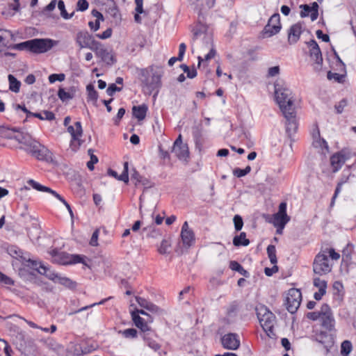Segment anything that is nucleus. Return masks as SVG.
<instances>
[{
  "mask_svg": "<svg viewBox=\"0 0 356 356\" xmlns=\"http://www.w3.org/2000/svg\"><path fill=\"white\" fill-rule=\"evenodd\" d=\"M163 74V70L159 67H150L141 70L140 73L141 82L149 94L155 91V96L159 93V90L161 87Z\"/></svg>",
  "mask_w": 356,
  "mask_h": 356,
  "instance_id": "obj_1",
  "label": "nucleus"
},
{
  "mask_svg": "<svg viewBox=\"0 0 356 356\" xmlns=\"http://www.w3.org/2000/svg\"><path fill=\"white\" fill-rule=\"evenodd\" d=\"M275 95L277 103L282 111L295 109L292 92L285 85L275 84Z\"/></svg>",
  "mask_w": 356,
  "mask_h": 356,
  "instance_id": "obj_2",
  "label": "nucleus"
},
{
  "mask_svg": "<svg viewBox=\"0 0 356 356\" xmlns=\"http://www.w3.org/2000/svg\"><path fill=\"white\" fill-rule=\"evenodd\" d=\"M257 316L261 326L269 337L275 336L273 327L275 323V316L264 305L256 308Z\"/></svg>",
  "mask_w": 356,
  "mask_h": 356,
  "instance_id": "obj_3",
  "label": "nucleus"
},
{
  "mask_svg": "<svg viewBox=\"0 0 356 356\" xmlns=\"http://www.w3.org/2000/svg\"><path fill=\"white\" fill-rule=\"evenodd\" d=\"M71 122V118L67 116L64 119L63 124L67 127V132L70 134L72 138L70 140V148L76 152L83 143L81 140L83 136V129L81 122H76L73 125H69Z\"/></svg>",
  "mask_w": 356,
  "mask_h": 356,
  "instance_id": "obj_4",
  "label": "nucleus"
},
{
  "mask_svg": "<svg viewBox=\"0 0 356 356\" xmlns=\"http://www.w3.org/2000/svg\"><path fill=\"white\" fill-rule=\"evenodd\" d=\"M332 268L325 251L320 252L316 257L313 263V270L315 274L323 275L329 273Z\"/></svg>",
  "mask_w": 356,
  "mask_h": 356,
  "instance_id": "obj_5",
  "label": "nucleus"
},
{
  "mask_svg": "<svg viewBox=\"0 0 356 356\" xmlns=\"http://www.w3.org/2000/svg\"><path fill=\"white\" fill-rule=\"evenodd\" d=\"M281 28L280 14L275 13L270 17L261 32L263 38H270L276 35L280 31Z\"/></svg>",
  "mask_w": 356,
  "mask_h": 356,
  "instance_id": "obj_6",
  "label": "nucleus"
},
{
  "mask_svg": "<svg viewBox=\"0 0 356 356\" xmlns=\"http://www.w3.org/2000/svg\"><path fill=\"white\" fill-rule=\"evenodd\" d=\"M57 42L51 39H33L30 40L29 51L33 53H44L51 49Z\"/></svg>",
  "mask_w": 356,
  "mask_h": 356,
  "instance_id": "obj_7",
  "label": "nucleus"
},
{
  "mask_svg": "<svg viewBox=\"0 0 356 356\" xmlns=\"http://www.w3.org/2000/svg\"><path fill=\"white\" fill-rule=\"evenodd\" d=\"M302 300V293L300 290L296 289H291L289 290L286 298V305L287 310L294 314L300 305Z\"/></svg>",
  "mask_w": 356,
  "mask_h": 356,
  "instance_id": "obj_8",
  "label": "nucleus"
},
{
  "mask_svg": "<svg viewBox=\"0 0 356 356\" xmlns=\"http://www.w3.org/2000/svg\"><path fill=\"white\" fill-rule=\"evenodd\" d=\"M320 321L321 325L328 330L332 331L334 330L335 320L330 306L327 304H323L321 306V314Z\"/></svg>",
  "mask_w": 356,
  "mask_h": 356,
  "instance_id": "obj_9",
  "label": "nucleus"
},
{
  "mask_svg": "<svg viewBox=\"0 0 356 356\" xmlns=\"http://www.w3.org/2000/svg\"><path fill=\"white\" fill-rule=\"evenodd\" d=\"M76 42L80 49L88 48L92 50L97 41H96L92 35L86 31H81L76 33Z\"/></svg>",
  "mask_w": 356,
  "mask_h": 356,
  "instance_id": "obj_10",
  "label": "nucleus"
},
{
  "mask_svg": "<svg viewBox=\"0 0 356 356\" xmlns=\"http://www.w3.org/2000/svg\"><path fill=\"white\" fill-rule=\"evenodd\" d=\"M286 203L283 202L279 205L278 211L273 214L271 222L273 225H280L284 228L285 225L290 221V216L286 213Z\"/></svg>",
  "mask_w": 356,
  "mask_h": 356,
  "instance_id": "obj_11",
  "label": "nucleus"
},
{
  "mask_svg": "<svg viewBox=\"0 0 356 356\" xmlns=\"http://www.w3.org/2000/svg\"><path fill=\"white\" fill-rule=\"evenodd\" d=\"M307 44L309 47L310 58L315 61V70H320L323 63V57L318 44L314 40L307 42Z\"/></svg>",
  "mask_w": 356,
  "mask_h": 356,
  "instance_id": "obj_12",
  "label": "nucleus"
},
{
  "mask_svg": "<svg viewBox=\"0 0 356 356\" xmlns=\"http://www.w3.org/2000/svg\"><path fill=\"white\" fill-rule=\"evenodd\" d=\"M282 113L286 119V131L291 137L296 132L298 126L295 109L282 111Z\"/></svg>",
  "mask_w": 356,
  "mask_h": 356,
  "instance_id": "obj_13",
  "label": "nucleus"
},
{
  "mask_svg": "<svg viewBox=\"0 0 356 356\" xmlns=\"http://www.w3.org/2000/svg\"><path fill=\"white\" fill-rule=\"evenodd\" d=\"M221 343L224 348L228 350H237L241 344L239 336L236 333H228L221 338Z\"/></svg>",
  "mask_w": 356,
  "mask_h": 356,
  "instance_id": "obj_14",
  "label": "nucleus"
},
{
  "mask_svg": "<svg viewBox=\"0 0 356 356\" xmlns=\"http://www.w3.org/2000/svg\"><path fill=\"white\" fill-rule=\"evenodd\" d=\"M92 51H93L96 56L101 58V59L106 64L111 65L114 63L113 56L98 41Z\"/></svg>",
  "mask_w": 356,
  "mask_h": 356,
  "instance_id": "obj_15",
  "label": "nucleus"
},
{
  "mask_svg": "<svg viewBox=\"0 0 356 356\" xmlns=\"http://www.w3.org/2000/svg\"><path fill=\"white\" fill-rule=\"evenodd\" d=\"M31 263L33 268L35 269L40 274L45 275L47 278L56 282L58 277L57 273L50 270L47 266H44L41 262L32 261Z\"/></svg>",
  "mask_w": 356,
  "mask_h": 356,
  "instance_id": "obj_16",
  "label": "nucleus"
},
{
  "mask_svg": "<svg viewBox=\"0 0 356 356\" xmlns=\"http://www.w3.org/2000/svg\"><path fill=\"white\" fill-rule=\"evenodd\" d=\"M316 340L321 344L323 345L325 350V353H327L330 349L334 346V341L332 334H327L325 332H320L316 335Z\"/></svg>",
  "mask_w": 356,
  "mask_h": 356,
  "instance_id": "obj_17",
  "label": "nucleus"
},
{
  "mask_svg": "<svg viewBox=\"0 0 356 356\" xmlns=\"http://www.w3.org/2000/svg\"><path fill=\"white\" fill-rule=\"evenodd\" d=\"M58 262L63 265L83 263V257L78 254H69L61 252L57 255Z\"/></svg>",
  "mask_w": 356,
  "mask_h": 356,
  "instance_id": "obj_18",
  "label": "nucleus"
},
{
  "mask_svg": "<svg viewBox=\"0 0 356 356\" xmlns=\"http://www.w3.org/2000/svg\"><path fill=\"white\" fill-rule=\"evenodd\" d=\"M19 143L24 145V150L32 156L36 152V149L40 147V143L30 137L24 136L19 140Z\"/></svg>",
  "mask_w": 356,
  "mask_h": 356,
  "instance_id": "obj_19",
  "label": "nucleus"
},
{
  "mask_svg": "<svg viewBox=\"0 0 356 356\" xmlns=\"http://www.w3.org/2000/svg\"><path fill=\"white\" fill-rule=\"evenodd\" d=\"M181 237L185 246L190 247L195 241L194 233L189 229L187 222H184L181 227Z\"/></svg>",
  "mask_w": 356,
  "mask_h": 356,
  "instance_id": "obj_20",
  "label": "nucleus"
},
{
  "mask_svg": "<svg viewBox=\"0 0 356 356\" xmlns=\"http://www.w3.org/2000/svg\"><path fill=\"white\" fill-rule=\"evenodd\" d=\"M300 8H302L300 12V16L302 17H305L310 15L312 21H315L318 18V5L316 2H314L312 3V6L311 7L307 4L301 5Z\"/></svg>",
  "mask_w": 356,
  "mask_h": 356,
  "instance_id": "obj_21",
  "label": "nucleus"
},
{
  "mask_svg": "<svg viewBox=\"0 0 356 356\" xmlns=\"http://www.w3.org/2000/svg\"><path fill=\"white\" fill-rule=\"evenodd\" d=\"M302 31V26L300 23L292 25L289 30L288 41L290 44H295L299 40L300 35Z\"/></svg>",
  "mask_w": 356,
  "mask_h": 356,
  "instance_id": "obj_22",
  "label": "nucleus"
},
{
  "mask_svg": "<svg viewBox=\"0 0 356 356\" xmlns=\"http://www.w3.org/2000/svg\"><path fill=\"white\" fill-rule=\"evenodd\" d=\"M346 160V156L341 152H338L332 155L330 158V163L333 168V172H335L338 171L344 164Z\"/></svg>",
  "mask_w": 356,
  "mask_h": 356,
  "instance_id": "obj_23",
  "label": "nucleus"
},
{
  "mask_svg": "<svg viewBox=\"0 0 356 356\" xmlns=\"http://www.w3.org/2000/svg\"><path fill=\"white\" fill-rule=\"evenodd\" d=\"M172 152L179 160H186L189 156V150L187 144L173 145Z\"/></svg>",
  "mask_w": 356,
  "mask_h": 356,
  "instance_id": "obj_24",
  "label": "nucleus"
},
{
  "mask_svg": "<svg viewBox=\"0 0 356 356\" xmlns=\"http://www.w3.org/2000/svg\"><path fill=\"white\" fill-rule=\"evenodd\" d=\"M13 35L11 31L0 29V51L5 47H10V40Z\"/></svg>",
  "mask_w": 356,
  "mask_h": 356,
  "instance_id": "obj_25",
  "label": "nucleus"
},
{
  "mask_svg": "<svg viewBox=\"0 0 356 356\" xmlns=\"http://www.w3.org/2000/svg\"><path fill=\"white\" fill-rule=\"evenodd\" d=\"M313 136V145L316 148H321L322 149L325 148V149H328V146L327 142L320 137V131L318 127L316 125L315 129L312 133Z\"/></svg>",
  "mask_w": 356,
  "mask_h": 356,
  "instance_id": "obj_26",
  "label": "nucleus"
},
{
  "mask_svg": "<svg viewBox=\"0 0 356 356\" xmlns=\"http://www.w3.org/2000/svg\"><path fill=\"white\" fill-rule=\"evenodd\" d=\"M128 166H129L128 162H124V170L120 175H118L117 172H115V170H111V169H108V174L109 175L115 177L118 180L122 181L124 183H128V181H129Z\"/></svg>",
  "mask_w": 356,
  "mask_h": 356,
  "instance_id": "obj_27",
  "label": "nucleus"
},
{
  "mask_svg": "<svg viewBox=\"0 0 356 356\" xmlns=\"http://www.w3.org/2000/svg\"><path fill=\"white\" fill-rule=\"evenodd\" d=\"M107 13L116 20H121V15L113 0H107Z\"/></svg>",
  "mask_w": 356,
  "mask_h": 356,
  "instance_id": "obj_28",
  "label": "nucleus"
},
{
  "mask_svg": "<svg viewBox=\"0 0 356 356\" xmlns=\"http://www.w3.org/2000/svg\"><path fill=\"white\" fill-rule=\"evenodd\" d=\"M33 156L38 160L47 161L51 158V152L46 147L41 144L40 147L36 149V152L33 154Z\"/></svg>",
  "mask_w": 356,
  "mask_h": 356,
  "instance_id": "obj_29",
  "label": "nucleus"
},
{
  "mask_svg": "<svg viewBox=\"0 0 356 356\" xmlns=\"http://www.w3.org/2000/svg\"><path fill=\"white\" fill-rule=\"evenodd\" d=\"M147 111V106L145 104L140 106H134L132 108L134 116L136 118H137L139 121L143 120L145 118Z\"/></svg>",
  "mask_w": 356,
  "mask_h": 356,
  "instance_id": "obj_30",
  "label": "nucleus"
},
{
  "mask_svg": "<svg viewBox=\"0 0 356 356\" xmlns=\"http://www.w3.org/2000/svg\"><path fill=\"white\" fill-rule=\"evenodd\" d=\"M131 316L133 321L137 327L140 328L143 332H146L149 330V327L147 323L145 322L144 319L142 318L140 316H138L135 312H133Z\"/></svg>",
  "mask_w": 356,
  "mask_h": 356,
  "instance_id": "obj_31",
  "label": "nucleus"
},
{
  "mask_svg": "<svg viewBox=\"0 0 356 356\" xmlns=\"http://www.w3.org/2000/svg\"><path fill=\"white\" fill-rule=\"evenodd\" d=\"M207 40H207V43L206 44V45L207 46V47L210 48V50H209V52L205 55L204 58V60H209L213 58L215 56L216 53L215 49L213 48L211 37H207ZM198 60H199L198 65H200L201 62L203 60V58L201 56H198Z\"/></svg>",
  "mask_w": 356,
  "mask_h": 356,
  "instance_id": "obj_32",
  "label": "nucleus"
},
{
  "mask_svg": "<svg viewBox=\"0 0 356 356\" xmlns=\"http://www.w3.org/2000/svg\"><path fill=\"white\" fill-rule=\"evenodd\" d=\"M207 40H207V43L206 44V45L207 46V47L210 48V50H209V52L205 55L204 58V60H209L213 58L215 56L216 53L215 49L213 48L211 37H207ZM198 60H199L198 65H200L201 62L203 60V58L201 56H198Z\"/></svg>",
  "mask_w": 356,
  "mask_h": 356,
  "instance_id": "obj_33",
  "label": "nucleus"
},
{
  "mask_svg": "<svg viewBox=\"0 0 356 356\" xmlns=\"http://www.w3.org/2000/svg\"><path fill=\"white\" fill-rule=\"evenodd\" d=\"M250 243L249 239L246 238L245 232H241L239 235L235 236L233 238V244L236 246H247Z\"/></svg>",
  "mask_w": 356,
  "mask_h": 356,
  "instance_id": "obj_34",
  "label": "nucleus"
},
{
  "mask_svg": "<svg viewBox=\"0 0 356 356\" xmlns=\"http://www.w3.org/2000/svg\"><path fill=\"white\" fill-rule=\"evenodd\" d=\"M29 115H32V116L39 118L40 120H53L55 119V115L51 111H43L41 113H31L29 112Z\"/></svg>",
  "mask_w": 356,
  "mask_h": 356,
  "instance_id": "obj_35",
  "label": "nucleus"
},
{
  "mask_svg": "<svg viewBox=\"0 0 356 356\" xmlns=\"http://www.w3.org/2000/svg\"><path fill=\"white\" fill-rule=\"evenodd\" d=\"M8 79L9 82V90L15 93L19 92L20 90L21 82L12 74H9L8 76Z\"/></svg>",
  "mask_w": 356,
  "mask_h": 356,
  "instance_id": "obj_36",
  "label": "nucleus"
},
{
  "mask_svg": "<svg viewBox=\"0 0 356 356\" xmlns=\"http://www.w3.org/2000/svg\"><path fill=\"white\" fill-rule=\"evenodd\" d=\"M92 15L97 18L95 26H93V22H89L88 26L91 30L96 31L99 29V21H104V19L103 15L97 10H92Z\"/></svg>",
  "mask_w": 356,
  "mask_h": 356,
  "instance_id": "obj_37",
  "label": "nucleus"
},
{
  "mask_svg": "<svg viewBox=\"0 0 356 356\" xmlns=\"http://www.w3.org/2000/svg\"><path fill=\"white\" fill-rule=\"evenodd\" d=\"M229 268L234 271L239 273L241 275L248 277H249V273L243 268V267L237 261H232L229 264Z\"/></svg>",
  "mask_w": 356,
  "mask_h": 356,
  "instance_id": "obj_38",
  "label": "nucleus"
},
{
  "mask_svg": "<svg viewBox=\"0 0 356 356\" xmlns=\"http://www.w3.org/2000/svg\"><path fill=\"white\" fill-rule=\"evenodd\" d=\"M193 40L197 39L198 38L203 35V39L205 43H207V37H211L209 35L205 33V28L204 27H195L193 31Z\"/></svg>",
  "mask_w": 356,
  "mask_h": 356,
  "instance_id": "obj_39",
  "label": "nucleus"
},
{
  "mask_svg": "<svg viewBox=\"0 0 356 356\" xmlns=\"http://www.w3.org/2000/svg\"><path fill=\"white\" fill-rule=\"evenodd\" d=\"M58 96L62 102H66L73 99L74 92L73 91L67 92L63 88H60L58 91Z\"/></svg>",
  "mask_w": 356,
  "mask_h": 356,
  "instance_id": "obj_40",
  "label": "nucleus"
},
{
  "mask_svg": "<svg viewBox=\"0 0 356 356\" xmlns=\"http://www.w3.org/2000/svg\"><path fill=\"white\" fill-rule=\"evenodd\" d=\"M267 254L272 264H276L277 262L276 256V248L273 245H269L267 247Z\"/></svg>",
  "mask_w": 356,
  "mask_h": 356,
  "instance_id": "obj_41",
  "label": "nucleus"
},
{
  "mask_svg": "<svg viewBox=\"0 0 356 356\" xmlns=\"http://www.w3.org/2000/svg\"><path fill=\"white\" fill-rule=\"evenodd\" d=\"M56 283L60 284L68 288H74L76 286V283L72 281L70 279L66 277H61L58 275Z\"/></svg>",
  "mask_w": 356,
  "mask_h": 356,
  "instance_id": "obj_42",
  "label": "nucleus"
},
{
  "mask_svg": "<svg viewBox=\"0 0 356 356\" xmlns=\"http://www.w3.org/2000/svg\"><path fill=\"white\" fill-rule=\"evenodd\" d=\"M131 179L134 182L136 186L138 184L145 185L147 179L140 175V174L135 170L131 174Z\"/></svg>",
  "mask_w": 356,
  "mask_h": 356,
  "instance_id": "obj_43",
  "label": "nucleus"
},
{
  "mask_svg": "<svg viewBox=\"0 0 356 356\" xmlns=\"http://www.w3.org/2000/svg\"><path fill=\"white\" fill-rule=\"evenodd\" d=\"M58 9L60 11L61 17L63 18H64L65 19H71L73 17L74 14V12L72 13H71V14H68L67 13V12L65 10V6L64 1H62V0L58 1Z\"/></svg>",
  "mask_w": 356,
  "mask_h": 356,
  "instance_id": "obj_44",
  "label": "nucleus"
},
{
  "mask_svg": "<svg viewBox=\"0 0 356 356\" xmlns=\"http://www.w3.org/2000/svg\"><path fill=\"white\" fill-rule=\"evenodd\" d=\"M352 343L350 341L346 340L341 343V354L343 356H348L352 351Z\"/></svg>",
  "mask_w": 356,
  "mask_h": 356,
  "instance_id": "obj_45",
  "label": "nucleus"
},
{
  "mask_svg": "<svg viewBox=\"0 0 356 356\" xmlns=\"http://www.w3.org/2000/svg\"><path fill=\"white\" fill-rule=\"evenodd\" d=\"M86 90L88 92V98L89 100L96 102L98 99V92L95 89V87L92 84H88L86 86Z\"/></svg>",
  "mask_w": 356,
  "mask_h": 356,
  "instance_id": "obj_46",
  "label": "nucleus"
},
{
  "mask_svg": "<svg viewBox=\"0 0 356 356\" xmlns=\"http://www.w3.org/2000/svg\"><path fill=\"white\" fill-rule=\"evenodd\" d=\"M111 298V297H109L108 298H105V299L102 300L100 302H99L97 303H94V304H92L90 305L81 307L79 309L70 312L68 313V315L69 316H72V315H74L75 314L79 313V312H81L82 311H85V310L88 309V308L92 307H94L95 305H103L105 302H106L108 300H109Z\"/></svg>",
  "mask_w": 356,
  "mask_h": 356,
  "instance_id": "obj_47",
  "label": "nucleus"
},
{
  "mask_svg": "<svg viewBox=\"0 0 356 356\" xmlns=\"http://www.w3.org/2000/svg\"><path fill=\"white\" fill-rule=\"evenodd\" d=\"M27 184L31 186L33 188L35 189L36 191H41V192H45L46 190H49V187L44 186L38 182L34 181L33 179H29L27 181Z\"/></svg>",
  "mask_w": 356,
  "mask_h": 356,
  "instance_id": "obj_48",
  "label": "nucleus"
},
{
  "mask_svg": "<svg viewBox=\"0 0 356 356\" xmlns=\"http://www.w3.org/2000/svg\"><path fill=\"white\" fill-rule=\"evenodd\" d=\"M251 170L250 166L248 165L244 169L236 168L233 170V175L237 177H242L248 175Z\"/></svg>",
  "mask_w": 356,
  "mask_h": 356,
  "instance_id": "obj_49",
  "label": "nucleus"
},
{
  "mask_svg": "<svg viewBox=\"0 0 356 356\" xmlns=\"http://www.w3.org/2000/svg\"><path fill=\"white\" fill-rule=\"evenodd\" d=\"M170 247V243L168 240L163 239L160 246L158 248V251L161 254H166L169 252L168 250Z\"/></svg>",
  "mask_w": 356,
  "mask_h": 356,
  "instance_id": "obj_50",
  "label": "nucleus"
},
{
  "mask_svg": "<svg viewBox=\"0 0 356 356\" xmlns=\"http://www.w3.org/2000/svg\"><path fill=\"white\" fill-rule=\"evenodd\" d=\"M125 338H135L137 336V330L134 328H129L119 331Z\"/></svg>",
  "mask_w": 356,
  "mask_h": 356,
  "instance_id": "obj_51",
  "label": "nucleus"
},
{
  "mask_svg": "<svg viewBox=\"0 0 356 356\" xmlns=\"http://www.w3.org/2000/svg\"><path fill=\"white\" fill-rule=\"evenodd\" d=\"M180 67L183 70V71L186 73L187 76L190 79H193L197 76V71L195 69L191 70L186 65L182 64L180 65Z\"/></svg>",
  "mask_w": 356,
  "mask_h": 356,
  "instance_id": "obj_52",
  "label": "nucleus"
},
{
  "mask_svg": "<svg viewBox=\"0 0 356 356\" xmlns=\"http://www.w3.org/2000/svg\"><path fill=\"white\" fill-rule=\"evenodd\" d=\"M15 129H9L6 127H0V135L2 137L11 138H13V134L15 132Z\"/></svg>",
  "mask_w": 356,
  "mask_h": 356,
  "instance_id": "obj_53",
  "label": "nucleus"
},
{
  "mask_svg": "<svg viewBox=\"0 0 356 356\" xmlns=\"http://www.w3.org/2000/svg\"><path fill=\"white\" fill-rule=\"evenodd\" d=\"M12 49L22 51L28 50L30 49V40H27L21 43L15 44L11 47Z\"/></svg>",
  "mask_w": 356,
  "mask_h": 356,
  "instance_id": "obj_54",
  "label": "nucleus"
},
{
  "mask_svg": "<svg viewBox=\"0 0 356 356\" xmlns=\"http://www.w3.org/2000/svg\"><path fill=\"white\" fill-rule=\"evenodd\" d=\"M65 79V75L63 73L60 74H51L49 76L48 79L50 83H54L56 81H63Z\"/></svg>",
  "mask_w": 356,
  "mask_h": 356,
  "instance_id": "obj_55",
  "label": "nucleus"
},
{
  "mask_svg": "<svg viewBox=\"0 0 356 356\" xmlns=\"http://www.w3.org/2000/svg\"><path fill=\"white\" fill-rule=\"evenodd\" d=\"M348 176H347L346 177H342L341 179V180L339 181L337 186V188L335 189V191H334V194L333 195V197H332V201L334 200V199L337 197V195L339 194V193L341 192V187L342 186L346 183L348 181Z\"/></svg>",
  "mask_w": 356,
  "mask_h": 356,
  "instance_id": "obj_56",
  "label": "nucleus"
},
{
  "mask_svg": "<svg viewBox=\"0 0 356 356\" xmlns=\"http://www.w3.org/2000/svg\"><path fill=\"white\" fill-rule=\"evenodd\" d=\"M233 221L236 231H240L243 226V221L242 218L239 215H236L234 217Z\"/></svg>",
  "mask_w": 356,
  "mask_h": 356,
  "instance_id": "obj_57",
  "label": "nucleus"
},
{
  "mask_svg": "<svg viewBox=\"0 0 356 356\" xmlns=\"http://www.w3.org/2000/svg\"><path fill=\"white\" fill-rule=\"evenodd\" d=\"M314 285L318 289L326 290L327 289V282L320 279L319 277L314 279Z\"/></svg>",
  "mask_w": 356,
  "mask_h": 356,
  "instance_id": "obj_58",
  "label": "nucleus"
},
{
  "mask_svg": "<svg viewBox=\"0 0 356 356\" xmlns=\"http://www.w3.org/2000/svg\"><path fill=\"white\" fill-rule=\"evenodd\" d=\"M88 6L87 0H79L76 3V10L83 12L88 8Z\"/></svg>",
  "mask_w": 356,
  "mask_h": 356,
  "instance_id": "obj_59",
  "label": "nucleus"
},
{
  "mask_svg": "<svg viewBox=\"0 0 356 356\" xmlns=\"http://www.w3.org/2000/svg\"><path fill=\"white\" fill-rule=\"evenodd\" d=\"M122 90V87H118L115 83H112L110 84L106 89V93L109 96H113L115 92H120Z\"/></svg>",
  "mask_w": 356,
  "mask_h": 356,
  "instance_id": "obj_60",
  "label": "nucleus"
},
{
  "mask_svg": "<svg viewBox=\"0 0 356 356\" xmlns=\"http://www.w3.org/2000/svg\"><path fill=\"white\" fill-rule=\"evenodd\" d=\"M0 283L3 284L5 285H13L14 281L6 275L0 272Z\"/></svg>",
  "mask_w": 356,
  "mask_h": 356,
  "instance_id": "obj_61",
  "label": "nucleus"
},
{
  "mask_svg": "<svg viewBox=\"0 0 356 356\" xmlns=\"http://www.w3.org/2000/svg\"><path fill=\"white\" fill-rule=\"evenodd\" d=\"M348 105L347 100L346 99H341L337 104L335 105V109L337 113H341L343 111L344 108Z\"/></svg>",
  "mask_w": 356,
  "mask_h": 356,
  "instance_id": "obj_62",
  "label": "nucleus"
},
{
  "mask_svg": "<svg viewBox=\"0 0 356 356\" xmlns=\"http://www.w3.org/2000/svg\"><path fill=\"white\" fill-rule=\"evenodd\" d=\"M112 35V29L111 28L107 29L102 33H98L96 36L102 40L109 38Z\"/></svg>",
  "mask_w": 356,
  "mask_h": 356,
  "instance_id": "obj_63",
  "label": "nucleus"
},
{
  "mask_svg": "<svg viewBox=\"0 0 356 356\" xmlns=\"http://www.w3.org/2000/svg\"><path fill=\"white\" fill-rule=\"evenodd\" d=\"M326 252V254L329 253V256L332 260H338L340 258V254L335 252V250L333 248H329L326 249L325 250Z\"/></svg>",
  "mask_w": 356,
  "mask_h": 356,
  "instance_id": "obj_64",
  "label": "nucleus"
}]
</instances>
